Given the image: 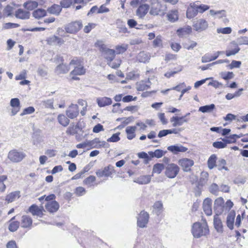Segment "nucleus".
Returning <instances> with one entry per match:
<instances>
[{"mask_svg":"<svg viewBox=\"0 0 248 248\" xmlns=\"http://www.w3.org/2000/svg\"><path fill=\"white\" fill-rule=\"evenodd\" d=\"M191 233L196 238L207 236L209 233V229L207 223L206 222H195L192 226Z\"/></svg>","mask_w":248,"mask_h":248,"instance_id":"1","label":"nucleus"},{"mask_svg":"<svg viewBox=\"0 0 248 248\" xmlns=\"http://www.w3.org/2000/svg\"><path fill=\"white\" fill-rule=\"evenodd\" d=\"M166 7L158 2L157 0H153L151 3V7L149 13L153 16L164 15L165 13Z\"/></svg>","mask_w":248,"mask_h":248,"instance_id":"2","label":"nucleus"},{"mask_svg":"<svg viewBox=\"0 0 248 248\" xmlns=\"http://www.w3.org/2000/svg\"><path fill=\"white\" fill-rule=\"evenodd\" d=\"M179 167L176 164L171 163L168 164L165 167V175L169 178H174L179 173Z\"/></svg>","mask_w":248,"mask_h":248,"instance_id":"3","label":"nucleus"},{"mask_svg":"<svg viewBox=\"0 0 248 248\" xmlns=\"http://www.w3.org/2000/svg\"><path fill=\"white\" fill-rule=\"evenodd\" d=\"M26 156V154L23 152L18 151L16 150H11L8 154V159L14 163H18L21 161Z\"/></svg>","mask_w":248,"mask_h":248,"instance_id":"4","label":"nucleus"},{"mask_svg":"<svg viewBox=\"0 0 248 248\" xmlns=\"http://www.w3.org/2000/svg\"><path fill=\"white\" fill-rule=\"evenodd\" d=\"M82 27L81 21L71 22L64 26V29L67 33L74 34L78 32Z\"/></svg>","mask_w":248,"mask_h":248,"instance_id":"5","label":"nucleus"},{"mask_svg":"<svg viewBox=\"0 0 248 248\" xmlns=\"http://www.w3.org/2000/svg\"><path fill=\"white\" fill-rule=\"evenodd\" d=\"M194 30L199 32L206 30L208 27V22L204 19L200 18L193 23Z\"/></svg>","mask_w":248,"mask_h":248,"instance_id":"6","label":"nucleus"},{"mask_svg":"<svg viewBox=\"0 0 248 248\" xmlns=\"http://www.w3.org/2000/svg\"><path fill=\"white\" fill-rule=\"evenodd\" d=\"M57 57L59 61L62 62V63L57 66L55 69V73L57 75L64 74L68 73L70 70L69 66L68 65L62 63L63 59L62 57L60 56H57Z\"/></svg>","mask_w":248,"mask_h":248,"instance_id":"7","label":"nucleus"},{"mask_svg":"<svg viewBox=\"0 0 248 248\" xmlns=\"http://www.w3.org/2000/svg\"><path fill=\"white\" fill-rule=\"evenodd\" d=\"M149 218V214L147 212L144 211H141L137 218L138 226L141 228L146 227Z\"/></svg>","mask_w":248,"mask_h":248,"instance_id":"8","label":"nucleus"},{"mask_svg":"<svg viewBox=\"0 0 248 248\" xmlns=\"http://www.w3.org/2000/svg\"><path fill=\"white\" fill-rule=\"evenodd\" d=\"M198 1L191 2L187 7L186 11V17L188 19H191L193 18L198 15V13L196 8V3Z\"/></svg>","mask_w":248,"mask_h":248,"instance_id":"9","label":"nucleus"},{"mask_svg":"<svg viewBox=\"0 0 248 248\" xmlns=\"http://www.w3.org/2000/svg\"><path fill=\"white\" fill-rule=\"evenodd\" d=\"M178 164L182 168L184 171H189L191 170V167L194 165L193 160L184 158L178 160Z\"/></svg>","mask_w":248,"mask_h":248,"instance_id":"10","label":"nucleus"},{"mask_svg":"<svg viewBox=\"0 0 248 248\" xmlns=\"http://www.w3.org/2000/svg\"><path fill=\"white\" fill-rule=\"evenodd\" d=\"M66 115L71 119L76 118L79 114L78 107L77 104H72L66 110Z\"/></svg>","mask_w":248,"mask_h":248,"instance_id":"11","label":"nucleus"},{"mask_svg":"<svg viewBox=\"0 0 248 248\" xmlns=\"http://www.w3.org/2000/svg\"><path fill=\"white\" fill-rule=\"evenodd\" d=\"M240 50V48L238 46L237 43L234 41H233L231 42L228 46L225 53L227 57H229L232 55H235L239 52Z\"/></svg>","mask_w":248,"mask_h":248,"instance_id":"12","label":"nucleus"},{"mask_svg":"<svg viewBox=\"0 0 248 248\" xmlns=\"http://www.w3.org/2000/svg\"><path fill=\"white\" fill-rule=\"evenodd\" d=\"M46 41L49 45L61 46L64 43L62 38L55 35L49 36L46 39Z\"/></svg>","mask_w":248,"mask_h":248,"instance_id":"13","label":"nucleus"},{"mask_svg":"<svg viewBox=\"0 0 248 248\" xmlns=\"http://www.w3.org/2000/svg\"><path fill=\"white\" fill-rule=\"evenodd\" d=\"M113 171V167L109 165L105 167L103 170H98L96 172V174L99 177H102L103 176L108 177L112 174Z\"/></svg>","mask_w":248,"mask_h":248,"instance_id":"14","label":"nucleus"},{"mask_svg":"<svg viewBox=\"0 0 248 248\" xmlns=\"http://www.w3.org/2000/svg\"><path fill=\"white\" fill-rule=\"evenodd\" d=\"M87 142L88 146L92 148L104 147L106 144V142L105 141H101L98 138H95L92 140H87Z\"/></svg>","mask_w":248,"mask_h":248,"instance_id":"15","label":"nucleus"},{"mask_svg":"<svg viewBox=\"0 0 248 248\" xmlns=\"http://www.w3.org/2000/svg\"><path fill=\"white\" fill-rule=\"evenodd\" d=\"M167 149L174 155H176L179 152H186L188 150L186 147L181 144L169 146L168 147Z\"/></svg>","mask_w":248,"mask_h":248,"instance_id":"16","label":"nucleus"},{"mask_svg":"<svg viewBox=\"0 0 248 248\" xmlns=\"http://www.w3.org/2000/svg\"><path fill=\"white\" fill-rule=\"evenodd\" d=\"M46 210L51 213L56 212L59 209V203L56 201L47 202L45 205Z\"/></svg>","mask_w":248,"mask_h":248,"instance_id":"17","label":"nucleus"},{"mask_svg":"<svg viewBox=\"0 0 248 248\" xmlns=\"http://www.w3.org/2000/svg\"><path fill=\"white\" fill-rule=\"evenodd\" d=\"M149 6L147 4L140 5L136 11V15L140 18H143L147 14Z\"/></svg>","mask_w":248,"mask_h":248,"instance_id":"18","label":"nucleus"},{"mask_svg":"<svg viewBox=\"0 0 248 248\" xmlns=\"http://www.w3.org/2000/svg\"><path fill=\"white\" fill-rule=\"evenodd\" d=\"M212 200L210 198H206L203 202L202 208L205 214L207 216H211L212 214Z\"/></svg>","mask_w":248,"mask_h":248,"instance_id":"19","label":"nucleus"},{"mask_svg":"<svg viewBox=\"0 0 248 248\" xmlns=\"http://www.w3.org/2000/svg\"><path fill=\"white\" fill-rule=\"evenodd\" d=\"M224 201L221 197L217 199L214 203V210L216 213L221 214L223 211V205Z\"/></svg>","mask_w":248,"mask_h":248,"instance_id":"20","label":"nucleus"},{"mask_svg":"<svg viewBox=\"0 0 248 248\" xmlns=\"http://www.w3.org/2000/svg\"><path fill=\"white\" fill-rule=\"evenodd\" d=\"M170 121L172 123L173 126L176 127L182 125L184 123H187L188 119L185 118V116H173L170 119Z\"/></svg>","mask_w":248,"mask_h":248,"instance_id":"21","label":"nucleus"},{"mask_svg":"<svg viewBox=\"0 0 248 248\" xmlns=\"http://www.w3.org/2000/svg\"><path fill=\"white\" fill-rule=\"evenodd\" d=\"M15 16L18 19L26 20L30 17V13L23 9H18L15 14Z\"/></svg>","mask_w":248,"mask_h":248,"instance_id":"22","label":"nucleus"},{"mask_svg":"<svg viewBox=\"0 0 248 248\" xmlns=\"http://www.w3.org/2000/svg\"><path fill=\"white\" fill-rule=\"evenodd\" d=\"M151 54L145 51L140 52L137 56V60L140 62H148L151 58Z\"/></svg>","mask_w":248,"mask_h":248,"instance_id":"23","label":"nucleus"},{"mask_svg":"<svg viewBox=\"0 0 248 248\" xmlns=\"http://www.w3.org/2000/svg\"><path fill=\"white\" fill-rule=\"evenodd\" d=\"M218 213H216L214 217V225L215 229L218 232H223V224L221 219L218 217Z\"/></svg>","mask_w":248,"mask_h":248,"instance_id":"24","label":"nucleus"},{"mask_svg":"<svg viewBox=\"0 0 248 248\" xmlns=\"http://www.w3.org/2000/svg\"><path fill=\"white\" fill-rule=\"evenodd\" d=\"M235 217V212L234 211L232 210L229 213L227 217L226 224L227 227L230 229H233V224L234 222V218Z\"/></svg>","mask_w":248,"mask_h":248,"instance_id":"25","label":"nucleus"},{"mask_svg":"<svg viewBox=\"0 0 248 248\" xmlns=\"http://www.w3.org/2000/svg\"><path fill=\"white\" fill-rule=\"evenodd\" d=\"M96 102L99 107H104L111 105L112 101V99L109 97H101L97 98Z\"/></svg>","mask_w":248,"mask_h":248,"instance_id":"26","label":"nucleus"},{"mask_svg":"<svg viewBox=\"0 0 248 248\" xmlns=\"http://www.w3.org/2000/svg\"><path fill=\"white\" fill-rule=\"evenodd\" d=\"M102 55L108 62L112 61L115 57V51L114 49L108 48Z\"/></svg>","mask_w":248,"mask_h":248,"instance_id":"27","label":"nucleus"},{"mask_svg":"<svg viewBox=\"0 0 248 248\" xmlns=\"http://www.w3.org/2000/svg\"><path fill=\"white\" fill-rule=\"evenodd\" d=\"M32 223L31 218L27 215H23L21 217V226L22 228H29Z\"/></svg>","mask_w":248,"mask_h":248,"instance_id":"28","label":"nucleus"},{"mask_svg":"<svg viewBox=\"0 0 248 248\" xmlns=\"http://www.w3.org/2000/svg\"><path fill=\"white\" fill-rule=\"evenodd\" d=\"M42 209L43 207L40 208L35 204H32L30 207L29 211L33 216H41L43 215Z\"/></svg>","mask_w":248,"mask_h":248,"instance_id":"29","label":"nucleus"},{"mask_svg":"<svg viewBox=\"0 0 248 248\" xmlns=\"http://www.w3.org/2000/svg\"><path fill=\"white\" fill-rule=\"evenodd\" d=\"M86 72V69L84 68L83 64H80L79 66H75L74 70L71 73L70 75H82Z\"/></svg>","mask_w":248,"mask_h":248,"instance_id":"30","label":"nucleus"},{"mask_svg":"<svg viewBox=\"0 0 248 248\" xmlns=\"http://www.w3.org/2000/svg\"><path fill=\"white\" fill-rule=\"evenodd\" d=\"M137 127L136 126H129L126 128L125 132L127 134V138L128 140H132L135 137V131Z\"/></svg>","mask_w":248,"mask_h":248,"instance_id":"31","label":"nucleus"},{"mask_svg":"<svg viewBox=\"0 0 248 248\" xmlns=\"http://www.w3.org/2000/svg\"><path fill=\"white\" fill-rule=\"evenodd\" d=\"M192 31V28L187 26L177 30V33L179 36L182 37L190 33Z\"/></svg>","mask_w":248,"mask_h":248,"instance_id":"32","label":"nucleus"},{"mask_svg":"<svg viewBox=\"0 0 248 248\" xmlns=\"http://www.w3.org/2000/svg\"><path fill=\"white\" fill-rule=\"evenodd\" d=\"M57 120L59 123L64 127L67 126L70 123L69 119L62 114L58 115Z\"/></svg>","mask_w":248,"mask_h":248,"instance_id":"33","label":"nucleus"},{"mask_svg":"<svg viewBox=\"0 0 248 248\" xmlns=\"http://www.w3.org/2000/svg\"><path fill=\"white\" fill-rule=\"evenodd\" d=\"M168 20L174 22L178 19V11L177 10H172L169 12L167 14Z\"/></svg>","mask_w":248,"mask_h":248,"instance_id":"34","label":"nucleus"},{"mask_svg":"<svg viewBox=\"0 0 248 248\" xmlns=\"http://www.w3.org/2000/svg\"><path fill=\"white\" fill-rule=\"evenodd\" d=\"M19 197L20 192L19 191H15L7 195L6 197L5 200L7 201L8 202H12Z\"/></svg>","mask_w":248,"mask_h":248,"instance_id":"35","label":"nucleus"},{"mask_svg":"<svg viewBox=\"0 0 248 248\" xmlns=\"http://www.w3.org/2000/svg\"><path fill=\"white\" fill-rule=\"evenodd\" d=\"M166 153L167 151H164L160 149H156L154 152H149L148 155L151 157H156L159 158L163 156Z\"/></svg>","mask_w":248,"mask_h":248,"instance_id":"36","label":"nucleus"},{"mask_svg":"<svg viewBox=\"0 0 248 248\" xmlns=\"http://www.w3.org/2000/svg\"><path fill=\"white\" fill-rule=\"evenodd\" d=\"M150 181L151 176L150 175H143L136 179L135 182L140 185H144L149 183Z\"/></svg>","mask_w":248,"mask_h":248,"instance_id":"37","label":"nucleus"},{"mask_svg":"<svg viewBox=\"0 0 248 248\" xmlns=\"http://www.w3.org/2000/svg\"><path fill=\"white\" fill-rule=\"evenodd\" d=\"M62 8L61 6L57 4H54L47 9V11L51 14L59 15L61 12Z\"/></svg>","mask_w":248,"mask_h":248,"instance_id":"38","label":"nucleus"},{"mask_svg":"<svg viewBox=\"0 0 248 248\" xmlns=\"http://www.w3.org/2000/svg\"><path fill=\"white\" fill-rule=\"evenodd\" d=\"M38 2L35 1L29 0L23 4L25 8L28 10H32L38 6Z\"/></svg>","mask_w":248,"mask_h":248,"instance_id":"39","label":"nucleus"},{"mask_svg":"<svg viewBox=\"0 0 248 248\" xmlns=\"http://www.w3.org/2000/svg\"><path fill=\"white\" fill-rule=\"evenodd\" d=\"M215 108V105L213 104L209 105H205L199 108V111L202 113L211 112Z\"/></svg>","mask_w":248,"mask_h":248,"instance_id":"40","label":"nucleus"},{"mask_svg":"<svg viewBox=\"0 0 248 248\" xmlns=\"http://www.w3.org/2000/svg\"><path fill=\"white\" fill-rule=\"evenodd\" d=\"M46 10L43 9H38L33 11L32 13L33 16L36 18H40L46 16Z\"/></svg>","mask_w":248,"mask_h":248,"instance_id":"41","label":"nucleus"},{"mask_svg":"<svg viewBox=\"0 0 248 248\" xmlns=\"http://www.w3.org/2000/svg\"><path fill=\"white\" fill-rule=\"evenodd\" d=\"M94 46L99 49L102 54L108 48L102 40H97L95 42Z\"/></svg>","mask_w":248,"mask_h":248,"instance_id":"42","label":"nucleus"},{"mask_svg":"<svg viewBox=\"0 0 248 248\" xmlns=\"http://www.w3.org/2000/svg\"><path fill=\"white\" fill-rule=\"evenodd\" d=\"M128 46L127 44H122L121 45H117L115 46L116 51L118 54L124 53L128 49Z\"/></svg>","mask_w":248,"mask_h":248,"instance_id":"43","label":"nucleus"},{"mask_svg":"<svg viewBox=\"0 0 248 248\" xmlns=\"http://www.w3.org/2000/svg\"><path fill=\"white\" fill-rule=\"evenodd\" d=\"M217 156L215 155H212L208 160V167L210 169H213L216 166Z\"/></svg>","mask_w":248,"mask_h":248,"instance_id":"44","label":"nucleus"},{"mask_svg":"<svg viewBox=\"0 0 248 248\" xmlns=\"http://www.w3.org/2000/svg\"><path fill=\"white\" fill-rule=\"evenodd\" d=\"M153 211L155 212L156 215H159L163 208L162 203L160 201L155 202L153 206Z\"/></svg>","mask_w":248,"mask_h":248,"instance_id":"45","label":"nucleus"},{"mask_svg":"<svg viewBox=\"0 0 248 248\" xmlns=\"http://www.w3.org/2000/svg\"><path fill=\"white\" fill-rule=\"evenodd\" d=\"M165 166L162 163H157L154 165L153 169V172L160 174Z\"/></svg>","mask_w":248,"mask_h":248,"instance_id":"46","label":"nucleus"},{"mask_svg":"<svg viewBox=\"0 0 248 248\" xmlns=\"http://www.w3.org/2000/svg\"><path fill=\"white\" fill-rule=\"evenodd\" d=\"M9 223L8 229L11 232H16L19 227V222L17 221L9 222Z\"/></svg>","mask_w":248,"mask_h":248,"instance_id":"47","label":"nucleus"},{"mask_svg":"<svg viewBox=\"0 0 248 248\" xmlns=\"http://www.w3.org/2000/svg\"><path fill=\"white\" fill-rule=\"evenodd\" d=\"M226 165V160L224 159H220L217 161L216 167H217L218 170H221L222 169H224L226 170H228V168L225 166Z\"/></svg>","mask_w":248,"mask_h":248,"instance_id":"48","label":"nucleus"},{"mask_svg":"<svg viewBox=\"0 0 248 248\" xmlns=\"http://www.w3.org/2000/svg\"><path fill=\"white\" fill-rule=\"evenodd\" d=\"M220 77L225 80H228L233 78L234 75L232 72H223L220 74Z\"/></svg>","mask_w":248,"mask_h":248,"instance_id":"49","label":"nucleus"},{"mask_svg":"<svg viewBox=\"0 0 248 248\" xmlns=\"http://www.w3.org/2000/svg\"><path fill=\"white\" fill-rule=\"evenodd\" d=\"M37 72L38 75L42 77H45L47 75V68L44 66L39 67Z\"/></svg>","mask_w":248,"mask_h":248,"instance_id":"50","label":"nucleus"},{"mask_svg":"<svg viewBox=\"0 0 248 248\" xmlns=\"http://www.w3.org/2000/svg\"><path fill=\"white\" fill-rule=\"evenodd\" d=\"M197 45V43L193 41H190L189 44L187 43H185L183 44V47L184 48L186 49L187 50H191L193 49L195 47H196Z\"/></svg>","mask_w":248,"mask_h":248,"instance_id":"51","label":"nucleus"},{"mask_svg":"<svg viewBox=\"0 0 248 248\" xmlns=\"http://www.w3.org/2000/svg\"><path fill=\"white\" fill-rule=\"evenodd\" d=\"M238 45H248V37L246 36H240L237 39Z\"/></svg>","mask_w":248,"mask_h":248,"instance_id":"52","label":"nucleus"},{"mask_svg":"<svg viewBox=\"0 0 248 248\" xmlns=\"http://www.w3.org/2000/svg\"><path fill=\"white\" fill-rule=\"evenodd\" d=\"M219 190V187L217 185L214 183L211 185L209 187L210 192L215 195H217L218 191Z\"/></svg>","mask_w":248,"mask_h":248,"instance_id":"53","label":"nucleus"},{"mask_svg":"<svg viewBox=\"0 0 248 248\" xmlns=\"http://www.w3.org/2000/svg\"><path fill=\"white\" fill-rule=\"evenodd\" d=\"M196 8L197 9L198 13H199L200 14H202L204 12L208 10L209 9V6L205 4L198 5L196 3Z\"/></svg>","mask_w":248,"mask_h":248,"instance_id":"54","label":"nucleus"},{"mask_svg":"<svg viewBox=\"0 0 248 248\" xmlns=\"http://www.w3.org/2000/svg\"><path fill=\"white\" fill-rule=\"evenodd\" d=\"M95 179L96 178L95 176L90 175L84 180V183L89 186H91L93 185V183L94 182Z\"/></svg>","mask_w":248,"mask_h":248,"instance_id":"55","label":"nucleus"},{"mask_svg":"<svg viewBox=\"0 0 248 248\" xmlns=\"http://www.w3.org/2000/svg\"><path fill=\"white\" fill-rule=\"evenodd\" d=\"M121 60L120 59H116L113 62L110 61L108 62V64L112 68L116 69L119 67L121 64Z\"/></svg>","mask_w":248,"mask_h":248,"instance_id":"56","label":"nucleus"},{"mask_svg":"<svg viewBox=\"0 0 248 248\" xmlns=\"http://www.w3.org/2000/svg\"><path fill=\"white\" fill-rule=\"evenodd\" d=\"M153 45L155 47L162 46V40L161 39V36L160 35L157 36L153 41Z\"/></svg>","mask_w":248,"mask_h":248,"instance_id":"57","label":"nucleus"},{"mask_svg":"<svg viewBox=\"0 0 248 248\" xmlns=\"http://www.w3.org/2000/svg\"><path fill=\"white\" fill-rule=\"evenodd\" d=\"M82 60L78 57H74L70 62V65H74L75 66H79L81 64Z\"/></svg>","mask_w":248,"mask_h":248,"instance_id":"58","label":"nucleus"},{"mask_svg":"<svg viewBox=\"0 0 248 248\" xmlns=\"http://www.w3.org/2000/svg\"><path fill=\"white\" fill-rule=\"evenodd\" d=\"M232 31V29L230 27L218 28L217 30V33L222 34H230Z\"/></svg>","mask_w":248,"mask_h":248,"instance_id":"59","label":"nucleus"},{"mask_svg":"<svg viewBox=\"0 0 248 248\" xmlns=\"http://www.w3.org/2000/svg\"><path fill=\"white\" fill-rule=\"evenodd\" d=\"M120 134V132L114 134L112 136L107 140L108 142H115L120 140V138L119 137V135Z\"/></svg>","mask_w":248,"mask_h":248,"instance_id":"60","label":"nucleus"},{"mask_svg":"<svg viewBox=\"0 0 248 248\" xmlns=\"http://www.w3.org/2000/svg\"><path fill=\"white\" fill-rule=\"evenodd\" d=\"M35 111V109L33 107H29L25 108L23 112L20 114V116H23L26 114L33 113Z\"/></svg>","mask_w":248,"mask_h":248,"instance_id":"61","label":"nucleus"},{"mask_svg":"<svg viewBox=\"0 0 248 248\" xmlns=\"http://www.w3.org/2000/svg\"><path fill=\"white\" fill-rule=\"evenodd\" d=\"M18 27H19V24L10 22L5 23L3 25V28L4 29L16 28H18Z\"/></svg>","mask_w":248,"mask_h":248,"instance_id":"62","label":"nucleus"},{"mask_svg":"<svg viewBox=\"0 0 248 248\" xmlns=\"http://www.w3.org/2000/svg\"><path fill=\"white\" fill-rule=\"evenodd\" d=\"M42 104L46 108H49L51 109L53 108V101L51 99H49L43 101Z\"/></svg>","mask_w":248,"mask_h":248,"instance_id":"63","label":"nucleus"},{"mask_svg":"<svg viewBox=\"0 0 248 248\" xmlns=\"http://www.w3.org/2000/svg\"><path fill=\"white\" fill-rule=\"evenodd\" d=\"M241 65V62L240 61L233 60L228 66L230 69H232L234 68H239Z\"/></svg>","mask_w":248,"mask_h":248,"instance_id":"64","label":"nucleus"}]
</instances>
